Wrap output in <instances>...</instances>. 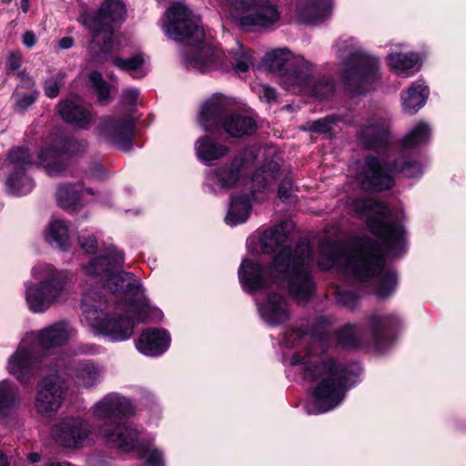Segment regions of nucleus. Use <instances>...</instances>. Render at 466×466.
<instances>
[{
  "label": "nucleus",
  "instance_id": "f257e3e1",
  "mask_svg": "<svg viewBox=\"0 0 466 466\" xmlns=\"http://www.w3.org/2000/svg\"><path fill=\"white\" fill-rule=\"evenodd\" d=\"M161 26L169 38L197 46L196 50L185 57L188 68L208 73L214 70L227 71L232 67L238 73H244L253 65L249 52L241 45H237L228 58L220 49L206 42L203 28L192 19L191 11L182 2L173 3L167 8Z\"/></svg>",
  "mask_w": 466,
  "mask_h": 466
},
{
  "label": "nucleus",
  "instance_id": "f03ea898",
  "mask_svg": "<svg viewBox=\"0 0 466 466\" xmlns=\"http://www.w3.org/2000/svg\"><path fill=\"white\" fill-rule=\"evenodd\" d=\"M317 262L321 269L339 266L359 280L374 281L380 298L388 297L397 286L395 271L384 268L380 248L370 238H361L350 248L323 241Z\"/></svg>",
  "mask_w": 466,
  "mask_h": 466
},
{
  "label": "nucleus",
  "instance_id": "7ed1b4c3",
  "mask_svg": "<svg viewBox=\"0 0 466 466\" xmlns=\"http://www.w3.org/2000/svg\"><path fill=\"white\" fill-rule=\"evenodd\" d=\"M292 366L301 365L304 380L316 381L314 400L307 405L309 414L327 412L337 407L349 389L352 369L339 363L329 355L324 343L315 339L303 355L296 354L290 360Z\"/></svg>",
  "mask_w": 466,
  "mask_h": 466
},
{
  "label": "nucleus",
  "instance_id": "20e7f679",
  "mask_svg": "<svg viewBox=\"0 0 466 466\" xmlns=\"http://www.w3.org/2000/svg\"><path fill=\"white\" fill-rule=\"evenodd\" d=\"M123 254L115 248L107 249L106 255L91 259L83 267L86 275L97 277L112 293L116 294L117 304L125 308L137 322L146 320L159 321L162 311L151 307L145 297L140 280L135 275L121 270Z\"/></svg>",
  "mask_w": 466,
  "mask_h": 466
},
{
  "label": "nucleus",
  "instance_id": "39448f33",
  "mask_svg": "<svg viewBox=\"0 0 466 466\" xmlns=\"http://www.w3.org/2000/svg\"><path fill=\"white\" fill-rule=\"evenodd\" d=\"M293 262L292 270H289V265L282 263V256H275L269 268H264L257 260L245 258L238 268L239 282L248 292L263 290L276 284L287 288L296 299L307 300L315 290V283L309 272L298 269V262Z\"/></svg>",
  "mask_w": 466,
  "mask_h": 466
},
{
  "label": "nucleus",
  "instance_id": "423d86ee",
  "mask_svg": "<svg viewBox=\"0 0 466 466\" xmlns=\"http://www.w3.org/2000/svg\"><path fill=\"white\" fill-rule=\"evenodd\" d=\"M92 413L98 420H106L98 427L97 435L106 445L119 450L134 447L137 431L122 421L134 413V406L127 398L108 393L93 405Z\"/></svg>",
  "mask_w": 466,
  "mask_h": 466
},
{
  "label": "nucleus",
  "instance_id": "0eeeda50",
  "mask_svg": "<svg viewBox=\"0 0 466 466\" xmlns=\"http://www.w3.org/2000/svg\"><path fill=\"white\" fill-rule=\"evenodd\" d=\"M38 282L25 283V299L30 311L43 313L66 300L72 274L51 264L39 263L32 268Z\"/></svg>",
  "mask_w": 466,
  "mask_h": 466
},
{
  "label": "nucleus",
  "instance_id": "6e6552de",
  "mask_svg": "<svg viewBox=\"0 0 466 466\" xmlns=\"http://www.w3.org/2000/svg\"><path fill=\"white\" fill-rule=\"evenodd\" d=\"M126 9L120 0H104L96 12L85 9L78 22L91 34L88 46L93 56L107 55L114 48V23L124 20Z\"/></svg>",
  "mask_w": 466,
  "mask_h": 466
},
{
  "label": "nucleus",
  "instance_id": "1a4fd4ad",
  "mask_svg": "<svg viewBox=\"0 0 466 466\" xmlns=\"http://www.w3.org/2000/svg\"><path fill=\"white\" fill-rule=\"evenodd\" d=\"M230 102L222 95H213L207 99L200 109L198 123L206 131L216 132L223 129L234 137L250 135L257 129L255 119L249 116L229 114Z\"/></svg>",
  "mask_w": 466,
  "mask_h": 466
},
{
  "label": "nucleus",
  "instance_id": "9d476101",
  "mask_svg": "<svg viewBox=\"0 0 466 466\" xmlns=\"http://www.w3.org/2000/svg\"><path fill=\"white\" fill-rule=\"evenodd\" d=\"M106 308V299L100 291L89 289L84 292L81 309L87 324L113 340L129 339L134 333V321L116 313L109 317Z\"/></svg>",
  "mask_w": 466,
  "mask_h": 466
},
{
  "label": "nucleus",
  "instance_id": "9b49d317",
  "mask_svg": "<svg viewBox=\"0 0 466 466\" xmlns=\"http://www.w3.org/2000/svg\"><path fill=\"white\" fill-rule=\"evenodd\" d=\"M352 208L360 217H367L370 230L386 246L390 256L400 257L405 250L404 230L401 225L390 221V210L373 198L356 199Z\"/></svg>",
  "mask_w": 466,
  "mask_h": 466
},
{
  "label": "nucleus",
  "instance_id": "f8f14e48",
  "mask_svg": "<svg viewBox=\"0 0 466 466\" xmlns=\"http://www.w3.org/2000/svg\"><path fill=\"white\" fill-rule=\"evenodd\" d=\"M400 173L413 178L421 175V166L416 160L402 157L392 168H387L376 157L367 156L360 164L356 179L365 190L381 191L393 186V173Z\"/></svg>",
  "mask_w": 466,
  "mask_h": 466
},
{
  "label": "nucleus",
  "instance_id": "ddd939ff",
  "mask_svg": "<svg viewBox=\"0 0 466 466\" xmlns=\"http://www.w3.org/2000/svg\"><path fill=\"white\" fill-rule=\"evenodd\" d=\"M339 56L345 59L344 82L356 92L365 89L370 80L377 77L379 62L359 47L354 39L347 38L337 44Z\"/></svg>",
  "mask_w": 466,
  "mask_h": 466
},
{
  "label": "nucleus",
  "instance_id": "4468645a",
  "mask_svg": "<svg viewBox=\"0 0 466 466\" xmlns=\"http://www.w3.org/2000/svg\"><path fill=\"white\" fill-rule=\"evenodd\" d=\"M291 231L292 225L289 222H280L265 230L259 238L261 252L269 254L279 249L276 256H282V263L289 265V270H292L295 259L298 262V269L309 272V265L311 260L309 245L307 241H300L292 252L288 244Z\"/></svg>",
  "mask_w": 466,
  "mask_h": 466
},
{
  "label": "nucleus",
  "instance_id": "2eb2a0df",
  "mask_svg": "<svg viewBox=\"0 0 466 466\" xmlns=\"http://www.w3.org/2000/svg\"><path fill=\"white\" fill-rule=\"evenodd\" d=\"M264 65L278 73L287 90L298 93L307 86L312 65L302 56H294L288 48H277L264 57Z\"/></svg>",
  "mask_w": 466,
  "mask_h": 466
},
{
  "label": "nucleus",
  "instance_id": "dca6fc26",
  "mask_svg": "<svg viewBox=\"0 0 466 466\" xmlns=\"http://www.w3.org/2000/svg\"><path fill=\"white\" fill-rule=\"evenodd\" d=\"M279 0H237L234 16L241 26L267 28L280 19Z\"/></svg>",
  "mask_w": 466,
  "mask_h": 466
},
{
  "label": "nucleus",
  "instance_id": "f3484780",
  "mask_svg": "<svg viewBox=\"0 0 466 466\" xmlns=\"http://www.w3.org/2000/svg\"><path fill=\"white\" fill-rule=\"evenodd\" d=\"M52 439L68 449H82L95 442L91 424L81 417L66 416L56 420L51 429Z\"/></svg>",
  "mask_w": 466,
  "mask_h": 466
},
{
  "label": "nucleus",
  "instance_id": "a211bd4d",
  "mask_svg": "<svg viewBox=\"0 0 466 466\" xmlns=\"http://www.w3.org/2000/svg\"><path fill=\"white\" fill-rule=\"evenodd\" d=\"M66 391V382L60 375L51 374L43 378L36 388L35 412L45 418L55 416L65 400Z\"/></svg>",
  "mask_w": 466,
  "mask_h": 466
},
{
  "label": "nucleus",
  "instance_id": "6ab92c4d",
  "mask_svg": "<svg viewBox=\"0 0 466 466\" xmlns=\"http://www.w3.org/2000/svg\"><path fill=\"white\" fill-rule=\"evenodd\" d=\"M134 128V118L128 108L123 115L115 114L103 119L96 127V132L106 142L127 151L131 148Z\"/></svg>",
  "mask_w": 466,
  "mask_h": 466
},
{
  "label": "nucleus",
  "instance_id": "aec40b11",
  "mask_svg": "<svg viewBox=\"0 0 466 466\" xmlns=\"http://www.w3.org/2000/svg\"><path fill=\"white\" fill-rule=\"evenodd\" d=\"M35 339L34 334H26L7 361L8 372L23 383L30 381L39 368Z\"/></svg>",
  "mask_w": 466,
  "mask_h": 466
},
{
  "label": "nucleus",
  "instance_id": "412c9836",
  "mask_svg": "<svg viewBox=\"0 0 466 466\" xmlns=\"http://www.w3.org/2000/svg\"><path fill=\"white\" fill-rule=\"evenodd\" d=\"M33 164L27 149L16 148L8 156V167L11 174L6 179V192L13 196L29 193L34 187V182L25 175V170Z\"/></svg>",
  "mask_w": 466,
  "mask_h": 466
},
{
  "label": "nucleus",
  "instance_id": "4be33fe9",
  "mask_svg": "<svg viewBox=\"0 0 466 466\" xmlns=\"http://www.w3.org/2000/svg\"><path fill=\"white\" fill-rule=\"evenodd\" d=\"M86 147L87 143L85 140H60L56 147H52L41 151L38 155V161L50 176H56L62 173L66 167L65 155L79 154Z\"/></svg>",
  "mask_w": 466,
  "mask_h": 466
},
{
  "label": "nucleus",
  "instance_id": "5701e85b",
  "mask_svg": "<svg viewBox=\"0 0 466 466\" xmlns=\"http://www.w3.org/2000/svg\"><path fill=\"white\" fill-rule=\"evenodd\" d=\"M331 11V0H292L289 5L290 15L307 24L328 18Z\"/></svg>",
  "mask_w": 466,
  "mask_h": 466
},
{
  "label": "nucleus",
  "instance_id": "b1692460",
  "mask_svg": "<svg viewBox=\"0 0 466 466\" xmlns=\"http://www.w3.org/2000/svg\"><path fill=\"white\" fill-rule=\"evenodd\" d=\"M358 137L365 147L383 150L389 143V123L380 116H374L361 125Z\"/></svg>",
  "mask_w": 466,
  "mask_h": 466
},
{
  "label": "nucleus",
  "instance_id": "393cba45",
  "mask_svg": "<svg viewBox=\"0 0 466 466\" xmlns=\"http://www.w3.org/2000/svg\"><path fill=\"white\" fill-rule=\"evenodd\" d=\"M245 168L244 160L236 158L230 166L218 168L210 173L207 177V184L214 192L228 190L240 180Z\"/></svg>",
  "mask_w": 466,
  "mask_h": 466
},
{
  "label": "nucleus",
  "instance_id": "a878e982",
  "mask_svg": "<svg viewBox=\"0 0 466 466\" xmlns=\"http://www.w3.org/2000/svg\"><path fill=\"white\" fill-rule=\"evenodd\" d=\"M35 336V342L44 349L60 347L71 339L76 332L65 320L55 322L38 332H31Z\"/></svg>",
  "mask_w": 466,
  "mask_h": 466
},
{
  "label": "nucleus",
  "instance_id": "bb28decb",
  "mask_svg": "<svg viewBox=\"0 0 466 466\" xmlns=\"http://www.w3.org/2000/svg\"><path fill=\"white\" fill-rule=\"evenodd\" d=\"M258 310L264 321L270 326L282 324L289 318L287 300L279 293L268 294L258 304Z\"/></svg>",
  "mask_w": 466,
  "mask_h": 466
},
{
  "label": "nucleus",
  "instance_id": "cd10ccee",
  "mask_svg": "<svg viewBox=\"0 0 466 466\" xmlns=\"http://www.w3.org/2000/svg\"><path fill=\"white\" fill-rule=\"evenodd\" d=\"M170 337L164 329H147L136 341L138 351L147 356H158L169 347Z\"/></svg>",
  "mask_w": 466,
  "mask_h": 466
},
{
  "label": "nucleus",
  "instance_id": "c85d7f7f",
  "mask_svg": "<svg viewBox=\"0 0 466 466\" xmlns=\"http://www.w3.org/2000/svg\"><path fill=\"white\" fill-rule=\"evenodd\" d=\"M279 164L278 161L271 159L267 165L257 169L251 178V193L253 198L257 201L264 200L263 196H257V193L266 194L270 185L276 180Z\"/></svg>",
  "mask_w": 466,
  "mask_h": 466
},
{
  "label": "nucleus",
  "instance_id": "c756f323",
  "mask_svg": "<svg viewBox=\"0 0 466 466\" xmlns=\"http://www.w3.org/2000/svg\"><path fill=\"white\" fill-rule=\"evenodd\" d=\"M57 111L65 122L80 128H86L92 120L90 112L76 100L61 101Z\"/></svg>",
  "mask_w": 466,
  "mask_h": 466
},
{
  "label": "nucleus",
  "instance_id": "7c9ffc66",
  "mask_svg": "<svg viewBox=\"0 0 466 466\" xmlns=\"http://www.w3.org/2000/svg\"><path fill=\"white\" fill-rule=\"evenodd\" d=\"M19 389L10 380L0 381V420L11 416L20 406Z\"/></svg>",
  "mask_w": 466,
  "mask_h": 466
},
{
  "label": "nucleus",
  "instance_id": "2f4dec72",
  "mask_svg": "<svg viewBox=\"0 0 466 466\" xmlns=\"http://www.w3.org/2000/svg\"><path fill=\"white\" fill-rule=\"evenodd\" d=\"M93 195L90 188L83 189L79 185H61L56 192L58 205L64 209H75L80 206L86 195Z\"/></svg>",
  "mask_w": 466,
  "mask_h": 466
},
{
  "label": "nucleus",
  "instance_id": "473e14b6",
  "mask_svg": "<svg viewBox=\"0 0 466 466\" xmlns=\"http://www.w3.org/2000/svg\"><path fill=\"white\" fill-rule=\"evenodd\" d=\"M429 90L423 81H417L401 95L403 110L412 115L425 105Z\"/></svg>",
  "mask_w": 466,
  "mask_h": 466
},
{
  "label": "nucleus",
  "instance_id": "72a5a7b5",
  "mask_svg": "<svg viewBox=\"0 0 466 466\" xmlns=\"http://www.w3.org/2000/svg\"><path fill=\"white\" fill-rule=\"evenodd\" d=\"M398 319L394 316L372 315L369 320V331L375 347L379 350H383V340L386 339L387 331L390 330Z\"/></svg>",
  "mask_w": 466,
  "mask_h": 466
},
{
  "label": "nucleus",
  "instance_id": "f704fd0d",
  "mask_svg": "<svg viewBox=\"0 0 466 466\" xmlns=\"http://www.w3.org/2000/svg\"><path fill=\"white\" fill-rule=\"evenodd\" d=\"M46 239L51 246L66 250L70 246L69 229L66 221L52 219L46 228Z\"/></svg>",
  "mask_w": 466,
  "mask_h": 466
},
{
  "label": "nucleus",
  "instance_id": "c9c22d12",
  "mask_svg": "<svg viewBox=\"0 0 466 466\" xmlns=\"http://www.w3.org/2000/svg\"><path fill=\"white\" fill-rule=\"evenodd\" d=\"M195 149L198 157L206 163L219 159L228 152L227 147L213 142L208 137L198 138L196 142Z\"/></svg>",
  "mask_w": 466,
  "mask_h": 466
},
{
  "label": "nucleus",
  "instance_id": "e433bc0d",
  "mask_svg": "<svg viewBox=\"0 0 466 466\" xmlns=\"http://www.w3.org/2000/svg\"><path fill=\"white\" fill-rule=\"evenodd\" d=\"M139 435L140 433L137 431L134 447L123 451L137 450L138 457L143 461L145 466H165L163 452L150 443H144Z\"/></svg>",
  "mask_w": 466,
  "mask_h": 466
},
{
  "label": "nucleus",
  "instance_id": "4c0bfd02",
  "mask_svg": "<svg viewBox=\"0 0 466 466\" xmlns=\"http://www.w3.org/2000/svg\"><path fill=\"white\" fill-rule=\"evenodd\" d=\"M250 210L251 204L248 197L232 198L225 220L231 226L244 223L248 218Z\"/></svg>",
  "mask_w": 466,
  "mask_h": 466
},
{
  "label": "nucleus",
  "instance_id": "58836bf2",
  "mask_svg": "<svg viewBox=\"0 0 466 466\" xmlns=\"http://www.w3.org/2000/svg\"><path fill=\"white\" fill-rule=\"evenodd\" d=\"M431 137V126L425 121H420L407 132L401 140V144L406 148H414L428 143Z\"/></svg>",
  "mask_w": 466,
  "mask_h": 466
},
{
  "label": "nucleus",
  "instance_id": "ea45409f",
  "mask_svg": "<svg viewBox=\"0 0 466 466\" xmlns=\"http://www.w3.org/2000/svg\"><path fill=\"white\" fill-rule=\"evenodd\" d=\"M388 61L397 74L409 76L410 71L418 65V56L413 53H391L388 55Z\"/></svg>",
  "mask_w": 466,
  "mask_h": 466
},
{
  "label": "nucleus",
  "instance_id": "a19ab883",
  "mask_svg": "<svg viewBox=\"0 0 466 466\" xmlns=\"http://www.w3.org/2000/svg\"><path fill=\"white\" fill-rule=\"evenodd\" d=\"M100 377L99 369L92 362L79 364L75 374V383L78 387L90 388L96 384Z\"/></svg>",
  "mask_w": 466,
  "mask_h": 466
},
{
  "label": "nucleus",
  "instance_id": "79ce46f5",
  "mask_svg": "<svg viewBox=\"0 0 466 466\" xmlns=\"http://www.w3.org/2000/svg\"><path fill=\"white\" fill-rule=\"evenodd\" d=\"M113 64L123 71H127L135 78L144 76L147 72L142 68L144 58L142 56L137 55L127 59L116 57L113 59Z\"/></svg>",
  "mask_w": 466,
  "mask_h": 466
},
{
  "label": "nucleus",
  "instance_id": "37998d69",
  "mask_svg": "<svg viewBox=\"0 0 466 466\" xmlns=\"http://www.w3.org/2000/svg\"><path fill=\"white\" fill-rule=\"evenodd\" d=\"M339 341L343 346H359L362 343V330L354 324L346 325L339 333Z\"/></svg>",
  "mask_w": 466,
  "mask_h": 466
},
{
  "label": "nucleus",
  "instance_id": "c03bdc74",
  "mask_svg": "<svg viewBox=\"0 0 466 466\" xmlns=\"http://www.w3.org/2000/svg\"><path fill=\"white\" fill-rule=\"evenodd\" d=\"M311 76H309L307 86L301 89V91H308L313 96H316L319 99H325L329 97L334 91L333 83L329 79H320L314 83V85L310 86Z\"/></svg>",
  "mask_w": 466,
  "mask_h": 466
},
{
  "label": "nucleus",
  "instance_id": "a18cd8bd",
  "mask_svg": "<svg viewBox=\"0 0 466 466\" xmlns=\"http://www.w3.org/2000/svg\"><path fill=\"white\" fill-rule=\"evenodd\" d=\"M89 81L96 92L98 100L101 103H106L109 95V87L104 81L102 75L97 71H94L89 75Z\"/></svg>",
  "mask_w": 466,
  "mask_h": 466
},
{
  "label": "nucleus",
  "instance_id": "49530a36",
  "mask_svg": "<svg viewBox=\"0 0 466 466\" xmlns=\"http://www.w3.org/2000/svg\"><path fill=\"white\" fill-rule=\"evenodd\" d=\"M65 79V74L60 72L56 76L50 77L45 82V94L50 98H55L59 94V88Z\"/></svg>",
  "mask_w": 466,
  "mask_h": 466
},
{
  "label": "nucleus",
  "instance_id": "de8ad7c7",
  "mask_svg": "<svg viewBox=\"0 0 466 466\" xmlns=\"http://www.w3.org/2000/svg\"><path fill=\"white\" fill-rule=\"evenodd\" d=\"M39 96L38 90H33L29 94L15 95V105L18 110H25L32 106Z\"/></svg>",
  "mask_w": 466,
  "mask_h": 466
},
{
  "label": "nucleus",
  "instance_id": "09e8293b",
  "mask_svg": "<svg viewBox=\"0 0 466 466\" xmlns=\"http://www.w3.org/2000/svg\"><path fill=\"white\" fill-rule=\"evenodd\" d=\"M338 121L335 116H328L324 119H318L309 124L308 129L319 134H324L331 130L332 125Z\"/></svg>",
  "mask_w": 466,
  "mask_h": 466
},
{
  "label": "nucleus",
  "instance_id": "8fccbe9b",
  "mask_svg": "<svg viewBox=\"0 0 466 466\" xmlns=\"http://www.w3.org/2000/svg\"><path fill=\"white\" fill-rule=\"evenodd\" d=\"M294 195L293 183L290 179L285 178L281 181L278 190L279 198L283 201H292Z\"/></svg>",
  "mask_w": 466,
  "mask_h": 466
},
{
  "label": "nucleus",
  "instance_id": "3c124183",
  "mask_svg": "<svg viewBox=\"0 0 466 466\" xmlns=\"http://www.w3.org/2000/svg\"><path fill=\"white\" fill-rule=\"evenodd\" d=\"M255 91L257 92L259 99L267 103H272L277 99L275 89L268 85H258L255 87Z\"/></svg>",
  "mask_w": 466,
  "mask_h": 466
},
{
  "label": "nucleus",
  "instance_id": "603ef678",
  "mask_svg": "<svg viewBox=\"0 0 466 466\" xmlns=\"http://www.w3.org/2000/svg\"><path fill=\"white\" fill-rule=\"evenodd\" d=\"M78 243L87 253H94L97 248V241L93 235L82 233L78 237Z\"/></svg>",
  "mask_w": 466,
  "mask_h": 466
},
{
  "label": "nucleus",
  "instance_id": "864d4df0",
  "mask_svg": "<svg viewBox=\"0 0 466 466\" xmlns=\"http://www.w3.org/2000/svg\"><path fill=\"white\" fill-rule=\"evenodd\" d=\"M138 90L134 88L126 89L121 97V103L126 107H133L137 101L138 98Z\"/></svg>",
  "mask_w": 466,
  "mask_h": 466
},
{
  "label": "nucleus",
  "instance_id": "5fc2aeb1",
  "mask_svg": "<svg viewBox=\"0 0 466 466\" xmlns=\"http://www.w3.org/2000/svg\"><path fill=\"white\" fill-rule=\"evenodd\" d=\"M301 339V333L299 330H291L285 335L284 343L288 347H294L296 340Z\"/></svg>",
  "mask_w": 466,
  "mask_h": 466
},
{
  "label": "nucleus",
  "instance_id": "6e6d98bb",
  "mask_svg": "<svg viewBox=\"0 0 466 466\" xmlns=\"http://www.w3.org/2000/svg\"><path fill=\"white\" fill-rule=\"evenodd\" d=\"M23 44L27 47H33L36 42L35 35L31 31H26L22 37Z\"/></svg>",
  "mask_w": 466,
  "mask_h": 466
},
{
  "label": "nucleus",
  "instance_id": "4d7b16f0",
  "mask_svg": "<svg viewBox=\"0 0 466 466\" xmlns=\"http://www.w3.org/2000/svg\"><path fill=\"white\" fill-rule=\"evenodd\" d=\"M352 297L350 292H344L339 295V300L349 307H352L354 305L353 301H350Z\"/></svg>",
  "mask_w": 466,
  "mask_h": 466
},
{
  "label": "nucleus",
  "instance_id": "13d9d810",
  "mask_svg": "<svg viewBox=\"0 0 466 466\" xmlns=\"http://www.w3.org/2000/svg\"><path fill=\"white\" fill-rule=\"evenodd\" d=\"M73 43V38L66 36L59 41L58 45L61 49H68L72 47Z\"/></svg>",
  "mask_w": 466,
  "mask_h": 466
},
{
  "label": "nucleus",
  "instance_id": "bf43d9fd",
  "mask_svg": "<svg viewBox=\"0 0 466 466\" xmlns=\"http://www.w3.org/2000/svg\"><path fill=\"white\" fill-rule=\"evenodd\" d=\"M20 66V59L18 56L12 55L9 58V67L12 70H15Z\"/></svg>",
  "mask_w": 466,
  "mask_h": 466
},
{
  "label": "nucleus",
  "instance_id": "052dcab7",
  "mask_svg": "<svg viewBox=\"0 0 466 466\" xmlns=\"http://www.w3.org/2000/svg\"><path fill=\"white\" fill-rule=\"evenodd\" d=\"M26 457L31 463L38 462L41 460V456L37 452H29Z\"/></svg>",
  "mask_w": 466,
  "mask_h": 466
},
{
  "label": "nucleus",
  "instance_id": "680f3d73",
  "mask_svg": "<svg viewBox=\"0 0 466 466\" xmlns=\"http://www.w3.org/2000/svg\"><path fill=\"white\" fill-rule=\"evenodd\" d=\"M45 466H72V465L66 461H48L45 464Z\"/></svg>",
  "mask_w": 466,
  "mask_h": 466
},
{
  "label": "nucleus",
  "instance_id": "e2e57ef3",
  "mask_svg": "<svg viewBox=\"0 0 466 466\" xmlns=\"http://www.w3.org/2000/svg\"><path fill=\"white\" fill-rule=\"evenodd\" d=\"M0 466H9L6 455L0 450Z\"/></svg>",
  "mask_w": 466,
  "mask_h": 466
},
{
  "label": "nucleus",
  "instance_id": "0e129e2a",
  "mask_svg": "<svg viewBox=\"0 0 466 466\" xmlns=\"http://www.w3.org/2000/svg\"><path fill=\"white\" fill-rule=\"evenodd\" d=\"M21 9L24 13H27L29 10V0H21Z\"/></svg>",
  "mask_w": 466,
  "mask_h": 466
},
{
  "label": "nucleus",
  "instance_id": "69168bd1",
  "mask_svg": "<svg viewBox=\"0 0 466 466\" xmlns=\"http://www.w3.org/2000/svg\"><path fill=\"white\" fill-rule=\"evenodd\" d=\"M35 86V82L31 78H27L23 82V86L25 88H31Z\"/></svg>",
  "mask_w": 466,
  "mask_h": 466
},
{
  "label": "nucleus",
  "instance_id": "338daca9",
  "mask_svg": "<svg viewBox=\"0 0 466 466\" xmlns=\"http://www.w3.org/2000/svg\"><path fill=\"white\" fill-rule=\"evenodd\" d=\"M2 2L5 3V4H9V3L12 2V0H2Z\"/></svg>",
  "mask_w": 466,
  "mask_h": 466
}]
</instances>
